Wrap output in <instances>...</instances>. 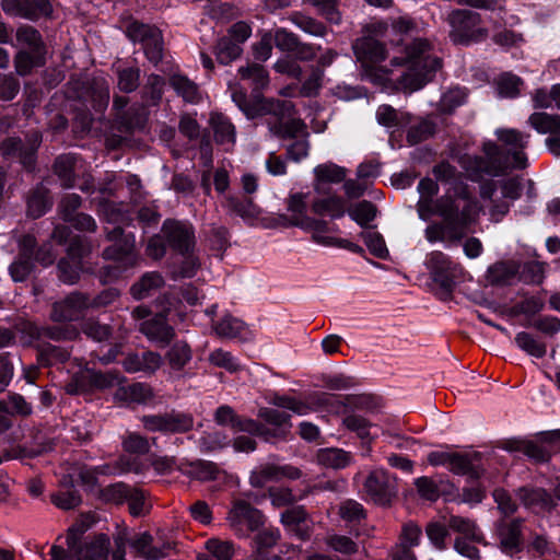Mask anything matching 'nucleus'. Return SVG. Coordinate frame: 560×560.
Masks as SVG:
<instances>
[{
	"mask_svg": "<svg viewBox=\"0 0 560 560\" xmlns=\"http://www.w3.org/2000/svg\"><path fill=\"white\" fill-rule=\"evenodd\" d=\"M481 210L479 201L465 184L454 185L434 202L432 198L424 197L417 202L420 219L427 221L433 214L443 219L425 228L424 235L430 243L458 244L467 235L469 226L478 221Z\"/></svg>",
	"mask_w": 560,
	"mask_h": 560,
	"instance_id": "obj_1",
	"label": "nucleus"
},
{
	"mask_svg": "<svg viewBox=\"0 0 560 560\" xmlns=\"http://www.w3.org/2000/svg\"><path fill=\"white\" fill-rule=\"evenodd\" d=\"M400 45V55H395L390 63L408 65V70L399 78L398 84L404 91L415 92L425 85L442 68V60L432 52V45L428 39L415 38L410 43H404L400 38L397 46Z\"/></svg>",
	"mask_w": 560,
	"mask_h": 560,
	"instance_id": "obj_2",
	"label": "nucleus"
},
{
	"mask_svg": "<svg viewBox=\"0 0 560 560\" xmlns=\"http://www.w3.org/2000/svg\"><path fill=\"white\" fill-rule=\"evenodd\" d=\"M353 51L363 68L364 75L373 83L385 85L389 80V70L377 65L387 58L383 43L373 36H362L353 43Z\"/></svg>",
	"mask_w": 560,
	"mask_h": 560,
	"instance_id": "obj_3",
	"label": "nucleus"
},
{
	"mask_svg": "<svg viewBox=\"0 0 560 560\" xmlns=\"http://www.w3.org/2000/svg\"><path fill=\"white\" fill-rule=\"evenodd\" d=\"M483 152L486 158L469 154H464L458 158L459 165L474 180L480 178L485 174L499 176L508 170V164L502 163L501 161V151L495 143H485Z\"/></svg>",
	"mask_w": 560,
	"mask_h": 560,
	"instance_id": "obj_4",
	"label": "nucleus"
},
{
	"mask_svg": "<svg viewBox=\"0 0 560 560\" xmlns=\"http://www.w3.org/2000/svg\"><path fill=\"white\" fill-rule=\"evenodd\" d=\"M447 22L451 26L450 37L455 44L467 45L486 37L487 32L479 27L480 14L470 10H453Z\"/></svg>",
	"mask_w": 560,
	"mask_h": 560,
	"instance_id": "obj_5",
	"label": "nucleus"
},
{
	"mask_svg": "<svg viewBox=\"0 0 560 560\" xmlns=\"http://www.w3.org/2000/svg\"><path fill=\"white\" fill-rule=\"evenodd\" d=\"M109 545V538L105 534L89 537L82 544L70 548L71 555L62 547L55 545L50 549V560H107Z\"/></svg>",
	"mask_w": 560,
	"mask_h": 560,
	"instance_id": "obj_6",
	"label": "nucleus"
},
{
	"mask_svg": "<svg viewBox=\"0 0 560 560\" xmlns=\"http://www.w3.org/2000/svg\"><path fill=\"white\" fill-rule=\"evenodd\" d=\"M264 521L261 512L243 500L234 501L226 516L230 528L238 537H247L262 526Z\"/></svg>",
	"mask_w": 560,
	"mask_h": 560,
	"instance_id": "obj_7",
	"label": "nucleus"
},
{
	"mask_svg": "<svg viewBox=\"0 0 560 560\" xmlns=\"http://www.w3.org/2000/svg\"><path fill=\"white\" fill-rule=\"evenodd\" d=\"M427 266L431 271L433 280L439 283L447 294L464 276L463 267L451 260L447 255L440 250L432 252L429 255Z\"/></svg>",
	"mask_w": 560,
	"mask_h": 560,
	"instance_id": "obj_8",
	"label": "nucleus"
},
{
	"mask_svg": "<svg viewBox=\"0 0 560 560\" xmlns=\"http://www.w3.org/2000/svg\"><path fill=\"white\" fill-rule=\"evenodd\" d=\"M106 238L113 242V245L104 249L105 258L121 262L125 267H133L138 264L139 256L136 252L133 235H125L121 226H115L106 233Z\"/></svg>",
	"mask_w": 560,
	"mask_h": 560,
	"instance_id": "obj_9",
	"label": "nucleus"
},
{
	"mask_svg": "<svg viewBox=\"0 0 560 560\" xmlns=\"http://www.w3.org/2000/svg\"><path fill=\"white\" fill-rule=\"evenodd\" d=\"M498 138L505 147L504 152L500 150L502 163H506L508 168H525L527 156L524 149L528 143L529 135L515 129H503L498 131Z\"/></svg>",
	"mask_w": 560,
	"mask_h": 560,
	"instance_id": "obj_10",
	"label": "nucleus"
},
{
	"mask_svg": "<svg viewBox=\"0 0 560 560\" xmlns=\"http://www.w3.org/2000/svg\"><path fill=\"white\" fill-rule=\"evenodd\" d=\"M364 493L375 503L382 506L390 505L397 495V481L383 469H376L369 474L363 485Z\"/></svg>",
	"mask_w": 560,
	"mask_h": 560,
	"instance_id": "obj_11",
	"label": "nucleus"
},
{
	"mask_svg": "<svg viewBox=\"0 0 560 560\" xmlns=\"http://www.w3.org/2000/svg\"><path fill=\"white\" fill-rule=\"evenodd\" d=\"M294 226H299L312 233V240L323 246H336L346 248L353 253H361L362 248L348 240L337 238L328 235L335 229L329 228L328 222L325 220H317L313 218H302L293 222Z\"/></svg>",
	"mask_w": 560,
	"mask_h": 560,
	"instance_id": "obj_12",
	"label": "nucleus"
},
{
	"mask_svg": "<svg viewBox=\"0 0 560 560\" xmlns=\"http://www.w3.org/2000/svg\"><path fill=\"white\" fill-rule=\"evenodd\" d=\"M142 423L151 432L185 433L192 429L194 418L188 413L172 411L164 415L144 416Z\"/></svg>",
	"mask_w": 560,
	"mask_h": 560,
	"instance_id": "obj_13",
	"label": "nucleus"
},
{
	"mask_svg": "<svg viewBox=\"0 0 560 560\" xmlns=\"http://www.w3.org/2000/svg\"><path fill=\"white\" fill-rule=\"evenodd\" d=\"M88 308H90V296L75 291L52 303L49 317L56 323L72 322L77 320Z\"/></svg>",
	"mask_w": 560,
	"mask_h": 560,
	"instance_id": "obj_14",
	"label": "nucleus"
},
{
	"mask_svg": "<svg viewBox=\"0 0 560 560\" xmlns=\"http://www.w3.org/2000/svg\"><path fill=\"white\" fill-rule=\"evenodd\" d=\"M162 233L174 250L182 255L192 252L196 242L191 225L176 220H166L162 225Z\"/></svg>",
	"mask_w": 560,
	"mask_h": 560,
	"instance_id": "obj_15",
	"label": "nucleus"
},
{
	"mask_svg": "<svg viewBox=\"0 0 560 560\" xmlns=\"http://www.w3.org/2000/svg\"><path fill=\"white\" fill-rule=\"evenodd\" d=\"M3 12L11 16L36 21L51 13L49 0H2Z\"/></svg>",
	"mask_w": 560,
	"mask_h": 560,
	"instance_id": "obj_16",
	"label": "nucleus"
},
{
	"mask_svg": "<svg viewBox=\"0 0 560 560\" xmlns=\"http://www.w3.org/2000/svg\"><path fill=\"white\" fill-rule=\"evenodd\" d=\"M36 238L25 234L19 240V255L10 266V275L15 282L25 281L34 269L32 257L36 248Z\"/></svg>",
	"mask_w": 560,
	"mask_h": 560,
	"instance_id": "obj_17",
	"label": "nucleus"
},
{
	"mask_svg": "<svg viewBox=\"0 0 560 560\" xmlns=\"http://www.w3.org/2000/svg\"><path fill=\"white\" fill-rule=\"evenodd\" d=\"M140 331L152 342L166 347L175 337V329L168 325L166 313L156 314L140 324Z\"/></svg>",
	"mask_w": 560,
	"mask_h": 560,
	"instance_id": "obj_18",
	"label": "nucleus"
},
{
	"mask_svg": "<svg viewBox=\"0 0 560 560\" xmlns=\"http://www.w3.org/2000/svg\"><path fill=\"white\" fill-rule=\"evenodd\" d=\"M23 331L30 337V342H45V339L54 341L73 340L79 332L75 328L69 326H43L27 323L23 326Z\"/></svg>",
	"mask_w": 560,
	"mask_h": 560,
	"instance_id": "obj_19",
	"label": "nucleus"
},
{
	"mask_svg": "<svg viewBox=\"0 0 560 560\" xmlns=\"http://www.w3.org/2000/svg\"><path fill=\"white\" fill-rule=\"evenodd\" d=\"M301 475V470L291 465L266 464L252 472L250 483L254 487H262L268 481H278L282 478L299 479Z\"/></svg>",
	"mask_w": 560,
	"mask_h": 560,
	"instance_id": "obj_20",
	"label": "nucleus"
},
{
	"mask_svg": "<svg viewBox=\"0 0 560 560\" xmlns=\"http://www.w3.org/2000/svg\"><path fill=\"white\" fill-rule=\"evenodd\" d=\"M121 364L128 373L143 372L147 374H153L161 368L162 357L160 353L154 351L128 353Z\"/></svg>",
	"mask_w": 560,
	"mask_h": 560,
	"instance_id": "obj_21",
	"label": "nucleus"
},
{
	"mask_svg": "<svg viewBox=\"0 0 560 560\" xmlns=\"http://www.w3.org/2000/svg\"><path fill=\"white\" fill-rule=\"evenodd\" d=\"M257 113L255 118L259 116H271L273 121H282L291 118L295 114V106L290 101H281L278 98H266L260 95L257 98Z\"/></svg>",
	"mask_w": 560,
	"mask_h": 560,
	"instance_id": "obj_22",
	"label": "nucleus"
},
{
	"mask_svg": "<svg viewBox=\"0 0 560 560\" xmlns=\"http://www.w3.org/2000/svg\"><path fill=\"white\" fill-rule=\"evenodd\" d=\"M153 398L152 387L145 383L124 384L117 387L114 399L122 404H145Z\"/></svg>",
	"mask_w": 560,
	"mask_h": 560,
	"instance_id": "obj_23",
	"label": "nucleus"
},
{
	"mask_svg": "<svg viewBox=\"0 0 560 560\" xmlns=\"http://www.w3.org/2000/svg\"><path fill=\"white\" fill-rule=\"evenodd\" d=\"M153 540L154 538L149 532H142L136 534L129 544L140 557L148 560H159L166 557L171 545L165 544L162 547H156L153 545Z\"/></svg>",
	"mask_w": 560,
	"mask_h": 560,
	"instance_id": "obj_24",
	"label": "nucleus"
},
{
	"mask_svg": "<svg viewBox=\"0 0 560 560\" xmlns=\"http://www.w3.org/2000/svg\"><path fill=\"white\" fill-rule=\"evenodd\" d=\"M516 495L524 506L535 511H549L555 505L551 494L542 488L524 486L516 490Z\"/></svg>",
	"mask_w": 560,
	"mask_h": 560,
	"instance_id": "obj_25",
	"label": "nucleus"
},
{
	"mask_svg": "<svg viewBox=\"0 0 560 560\" xmlns=\"http://www.w3.org/2000/svg\"><path fill=\"white\" fill-rule=\"evenodd\" d=\"M215 143L232 148L236 141V130L232 121L221 113H212L209 120Z\"/></svg>",
	"mask_w": 560,
	"mask_h": 560,
	"instance_id": "obj_26",
	"label": "nucleus"
},
{
	"mask_svg": "<svg viewBox=\"0 0 560 560\" xmlns=\"http://www.w3.org/2000/svg\"><path fill=\"white\" fill-rule=\"evenodd\" d=\"M258 417L267 423L275 425L276 429L270 430L268 434L269 441L272 439H284L291 428L290 415L272 408H260Z\"/></svg>",
	"mask_w": 560,
	"mask_h": 560,
	"instance_id": "obj_27",
	"label": "nucleus"
},
{
	"mask_svg": "<svg viewBox=\"0 0 560 560\" xmlns=\"http://www.w3.org/2000/svg\"><path fill=\"white\" fill-rule=\"evenodd\" d=\"M148 113L143 104H135L116 114V121L119 125V130L124 132H131L137 129H142L147 122Z\"/></svg>",
	"mask_w": 560,
	"mask_h": 560,
	"instance_id": "obj_28",
	"label": "nucleus"
},
{
	"mask_svg": "<svg viewBox=\"0 0 560 560\" xmlns=\"http://www.w3.org/2000/svg\"><path fill=\"white\" fill-rule=\"evenodd\" d=\"M179 469L185 476L202 482L215 480L220 474L217 464L202 459L183 464Z\"/></svg>",
	"mask_w": 560,
	"mask_h": 560,
	"instance_id": "obj_29",
	"label": "nucleus"
},
{
	"mask_svg": "<svg viewBox=\"0 0 560 560\" xmlns=\"http://www.w3.org/2000/svg\"><path fill=\"white\" fill-rule=\"evenodd\" d=\"M15 38L21 49H27L34 52L47 54L46 44L40 33L33 26L23 24L16 28Z\"/></svg>",
	"mask_w": 560,
	"mask_h": 560,
	"instance_id": "obj_30",
	"label": "nucleus"
},
{
	"mask_svg": "<svg viewBox=\"0 0 560 560\" xmlns=\"http://www.w3.org/2000/svg\"><path fill=\"white\" fill-rule=\"evenodd\" d=\"M164 285V278L158 271L144 273L130 288V294L136 300H143Z\"/></svg>",
	"mask_w": 560,
	"mask_h": 560,
	"instance_id": "obj_31",
	"label": "nucleus"
},
{
	"mask_svg": "<svg viewBox=\"0 0 560 560\" xmlns=\"http://www.w3.org/2000/svg\"><path fill=\"white\" fill-rule=\"evenodd\" d=\"M58 277L68 284H74L80 279L81 261L80 256L75 254L74 244L68 249V258H62L58 262Z\"/></svg>",
	"mask_w": 560,
	"mask_h": 560,
	"instance_id": "obj_32",
	"label": "nucleus"
},
{
	"mask_svg": "<svg viewBox=\"0 0 560 560\" xmlns=\"http://www.w3.org/2000/svg\"><path fill=\"white\" fill-rule=\"evenodd\" d=\"M15 72L21 77L32 73L34 68H39L46 63L45 52H34L27 49H20L13 59Z\"/></svg>",
	"mask_w": 560,
	"mask_h": 560,
	"instance_id": "obj_33",
	"label": "nucleus"
},
{
	"mask_svg": "<svg viewBox=\"0 0 560 560\" xmlns=\"http://www.w3.org/2000/svg\"><path fill=\"white\" fill-rule=\"evenodd\" d=\"M307 514L303 506H294L284 511L281 515V522L301 539L310 537V527L306 524Z\"/></svg>",
	"mask_w": 560,
	"mask_h": 560,
	"instance_id": "obj_34",
	"label": "nucleus"
},
{
	"mask_svg": "<svg viewBox=\"0 0 560 560\" xmlns=\"http://www.w3.org/2000/svg\"><path fill=\"white\" fill-rule=\"evenodd\" d=\"M77 156L70 153L59 155L55 160L52 170L63 188H71L74 186V171L77 170Z\"/></svg>",
	"mask_w": 560,
	"mask_h": 560,
	"instance_id": "obj_35",
	"label": "nucleus"
},
{
	"mask_svg": "<svg viewBox=\"0 0 560 560\" xmlns=\"http://www.w3.org/2000/svg\"><path fill=\"white\" fill-rule=\"evenodd\" d=\"M238 74L242 80H249L252 82V94H259V92L269 85V74L264 66L259 63H249L238 69Z\"/></svg>",
	"mask_w": 560,
	"mask_h": 560,
	"instance_id": "obj_36",
	"label": "nucleus"
},
{
	"mask_svg": "<svg viewBox=\"0 0 560 560\" xmlns=\"http://www.w3.org/2000/svg\"><path fill=\"white\" fill-rule=\"evenodd\" d=\"M269 131L279 138H294L307 136L306 125L300 118H291L288 121H268Z\"/></svg>",
	"mask_w": 560,
	"mask_h": 560,
	"instance_id": "obj_37",
	"label": "nucleus"
},
{
	"mask_svg": "<svg viewBox=\"0 0 560 560\" xmlns=\"http://www.w3.org/2000/svg\"><path fill=\"white\" fill-rule=\"evenodd\" d=\"M478 459V455L464 454L452 452L451 459L448 463V469L457 475H469L472 478L479 477V468L475 464Z\"/></svg>",
	"mask_w": 560,
	"mask_h": 560,
	"instance_id": "obj_38",
	"label": "nucleus"
},
{
	"mask_svg": "<svg viewBox=\"0 0 560 560\" xmlns=\"http://www.w3.org/2000/svg\"><path fill=\"white\" fill-rule=\"evenodd\" d=\"M208 555H199L197 560H232L235 548L230 540L210 538L206 542Z\"/></svg>",
	"mask_w": 560,
	"mask_h": 560,
	"instance_id": "obj_39",
	"label": "nucleus"
},
{
	"mask_svg": "<svg viewBox=\"0 0 560 560\" xmlns=\"http://www.w3.org/2000/svg\"><path fill=\"white\" fill-rule=\"evenodd\" d=\"M529 125L539 133L560 135V115L537 112L529 116Z\"/></svg>",
	"mask_w": 560,
	"mask_h": 560,
	"instance_id": "obj_40",
	"label": "nucleus"
},
{
	"mask_svg": "<svg viewBox=\"0 0 560 560\" xmlns=\"http://www.w3.org/2000/svg\"><path fill=\"white\" fill-rule=\"evenodd\" d=\"M289 20L301 31L315 37H325L328 33V30L323 22L302 12H292Z\"/></svg>",
	"mask_w": 560,
	"mask_h": 560,
	"instance_id": "obj_41",
	"label": "nucleus"
},
{
	"mask_svg": "<svg viewBox=\"0 0 560 560\" xmlns=\"http://www.w3.org/2000/svg\"><path fill=\"white\" fill-rule=\"evenodd\" d=\"M170 85L185 102L198 103L201 98L198 85L187 77L174 74L170 78Z\"/></svg>",
	"mask_w": 560,
	"mask_h": 560,
	"instance_id": "obj_42",
	"label": "nucleus"
},
{
	"mask_svg": "<svg viewBox=\"0 0 560 560\" xmlns=\"http://www.w3.org/2000/svg\"><path fill=\"white\" fill-rule=\"evenodd\" d=\"M191 358V348L185 341L175 342L165 354V359L173 371H182Z\"/></svg>",
	"mask_w": 560,
	"mask_h": 560,
	"instance_id": "obj_43",
	"label": "nucleus"
},
{
	"mask_svg": "<svg viewBox=\"0 0 560 560\" xmlns=\"http://www.w3.org/2000/svg\"><path fill=\"white\" fill-rule=\"evenodd\" d=\"M213 52L221 65H229L241 57L243 48L231 37L223 36L217 42Z\"/></svg>",
	"mask_w": 560,
	"mask_h": 560,
	"instance_id": "obj_44",
	"label": "nucleus"
},
{
	"mask_svg": "<svg viewBox=\"0 0 560 560\" xmlns=\"http://www.w3.org/2000/svg\"><path fill=\"white\" fill-rule=\"evenodd\" d=\"M279 539L277 529L266 528L260 530L253 541V560H265L268 549L272 548Z\"/></svg>",
	"mask_w": 560,
	"mask_h": 560,
	"instance_id": "obj_45",
	"label": "nucleus"
},
{
	"mask_svg": "<svg viewBox=\"0 0 560 560\" xmlns=\"http://www.w3.org/2000/svg\"><path fill=\"white\" fill-rule=\"evenodd\" d=\"M498 534L500 544L504 551H512L518 548L521 541V521L514 520L509 523H503Z\"/></svg>",
	"mask_w": 560,
	"mask_h": 560,
	"instance_id": "obj_46",
	"label": "nucleus"
},
{
	"mask_svg": "<svg viewBox=\"0 0 560 560\" xmlns=\"http://www.w3.org/2000/svg\"><path fill=\"white\" fill-rule=\"evenodd\" d=\"M37 360L42 365L63 363L70 358V351L51 343L39 342L37 345Z\"/></svg>",
	"mask_w": 560,
	"mask_h": 560,
	"instance_id": "obj_47",
	"label": "nucleus"
},
{
	"mask_svg": "<svg viewBox=\"0 0 560 560\" xmlns=\"http://www.w3.org/2000/svg\"><path fill=\"white\" fill-rule=\"evenodd\" d=\"M212 328L219 337L233 339L241 337L242 332L246 328V325L241 319L228 314L220 320L213 322Z\"/></svg>",
	"mask_w": 560,
	"mask_h": 560,
	"instance_id": "obj_48",
	"label": "nucleus"
},
{
	"mask_svg": "<svg viewBox=\"0 0 560 560\" xmlns=\"http://www.w3.org/2000/svg\"><path fill=\"white\" fill-rule=\"evenodd\" d=\"M100 212L107 222L118 224L117 226L130 225L132 222L122 203L103 201L100 203Z\"/></svg>",
	"mask_w": 560,
	"mask_h": 560,
	"instance_id": "obj_49",
	"label": "nucleus"
},
{
	"mask_svg": "<svg viewBox=\"0 0 560 560\" xmlns=\"http://www.w3.org/2000/svg\"><path fill=\"white\" fill-rule=\"evenodd\" d=\"M306 195L303 192L292 194L288 199V210L291 212V215L288 218L285 215H280L279 220L283 226H294L293 222L295 220H300L302 218H308L306 215Z\"/></svg>",
	"mask_w": 560,
	"mask_h": 560,
	"instance_id": "obj_50",
	"label": "nucleus"
},
{
	"mask_svg": "<svg viewBox=\"0 0 560 560\" xmlns=\"http://www.w3.org/2000/svg\"><path fill=\"white\" fill-rule=\"evenodd\" d=\"M312 211L318 215L328 214L332 219L341 218L345 214V202L336 196L317 199L312 205Z\"/></svg>",
	"mask_w": 560,
	"mask_h": 560,
	"instance_id": "obj_51",
	"label": "nucleus"
},
{
	"mask_svg": "<svg viewBox=\"0 0 560 560\" xmlns=\"http://www.w3.org/2000/svg\"><path fill=\"white\" fill-rule=\"evenodd\" d=\"M304 2L315 8L317 13L328 23L335 25L341 23L342 14L339 10L338 0H304Z\"/></svg>",
	"mask_w": 560,
	"mask_h": 560,
	"instance_id": "obj_52",
	"label": "nucleus"
},
{
	"mask_svg": "<svg viewBox=\"0 0 560 560\" xmlns=\"http://www.w3.org/2000/svg\"><path fill=\"white\" fill-rule=\"evenodd\" d=\"M318 463L325 467L340 469L350 463L349 453L339 448H325L317 455Z\"/></svg>",
	"mask_w": 560,
	"mask_h": 560,
	"instance_id": "obj_53",
	"label": "nucleus"
},
{
	"mask_svg": "<svg viewBox=\"0 0 560 560\" xmlns=\"http://www.w3.org/2000/svg\"><path fill=\"white\" fill-rule=\"evenodd\" d=\"M222 206L231 213L242 218H250L256 214V207L249 198L241 199L236 196L228 195L224 197Z\"/></svg>",
	"mask_w": 560,
	"mask_h": 560,
	"instance_id": "obj_54",
	"label": "nucleus"
},
{
	"mask_svg": "<svg viewBox=\"0 0 560 560\" xmlns=\"http://www.w3.org/2000/svg\"><path fill=\"white\" fill-rule=\"evenodd\" d=\"M349 217L360 226L365 228L377 215V208L368 200H362L348 210Z\"/></svg>",
	"mask_w": 560,
	"mask_h": 560,
	"instance_id": "obj_55",
	"label": "nucleus"
},
{
	"mask_svg": "<svg viewBox=\"0 0 560 560\" xmlns=\"http://www.w3.org/2000/svg\"><path fill=\"white\" fill-rule=\"evenodd\" d=\"M495 84L500 96L513 98L520 94L523 80L513 73L506 72L499 75Z\"/></svg>",
	"mask_w": 560,
	"mask_h": 560,
	"instance_id": "obj_56",
	"label": "nucleus"
},
{
	"mask_svg": "<svg viewBox=\"0 0 560 560\" xmlns=\"http://www.w3.org/2000/svg\"><path fill=\"white\" fill-rule=\"evenodd\" d=\"M516 345L529 355L542 358L547 352V347L530 334L522 331L515 337Z\"/></svg>",
	"mask_w": 560,
	"mask_h": 560,
	"instance_id": "obj_57",
	"label": "nucleus"
},
{
	"mask_svg": "<svg viewBox=\"0 0 560 560\" xmlns=\"http://www.w3.org/2000/svg\"><path fill=\"white\" fill-rule=\"evenodd\" d=\"M165 81L161 75L150 74L143 86V100L150 105H158L163 95Z\"/></svg>",
	"mask_w": 560,
	"mask_h": 560,
	"instance_id": "obj_58",
	"label": "nucleus"
},
{
	"mask_svg": "<svg viewBox=\"0 0 560 560\" xmlns=\"http://www.w3.org/2000/svg\"><path fill=\"white\" fill-rule=\"evenodd\" d=\"M92 103L96 110H103L109 102V84L104 78H94L91 82Z\"/></svg>",
	"mask_w": 560,
	"mask_h": 560,
	"instance_id": "obj_59",
	"label": "nucleus"
},
{
	"mask_svg": "<svg viewBox=\"0 0 560 560\" xmlns=\"http://www.w3.org/2000/svg\"><path fill=\"white\" fill-rule=\"evenodd\" d=\"M446 525L450 529L460 533L466 538L480 540V535L477 533L476 524L469 518L451 515L448 520H446Z\"/></svg>",
	"mask_w": 560,
	"mask_h": 560,
	"instance_id": "obj_60",
	"label": "nucleus"
},
{
	"mask_svg": "<svg viewBox=\"0 0 560 560\" xmlns=\"http://www.w3.org/2000/svg\"><path fill=\"white\" fill-rule=\"evenodd\" d=\"M1 412L26 417L32 413V406L22 395L12 394L5 401H0Z\"/></svg>",
	"mask_w": 560,
	"mask_h": 560,
	"instance_id": "obj_61",
	"label": "nucleus"
},
{
	"mask_svg": "<svg viewBox=\"0 0 560 560\" xmlns=\"http://www.w3.org/2000/svg\"><path fill=\"white\" fill-rule=\"evenodd\" d=\"M515 275L514 266L506 262H497L488 269L487 279L491 284H506Z\"/></svg>",
	"mask_w": 560,
	"mask_h": 560,
	"instance_id": "obj_62",
	"label": "nucleus"
},
{
	"mask_svg": "<svg viewBox=\"0 0 560 560\" xmlns=\"http://www.w3.org/2000/svg\"><path fill=\"white\" fill-rule=\"evenodd\" d=\"M324 79V70L319 67H311L310 74L302 83L300 95L303 97H313L319 93Z\"/></svg>",
	"mask_w": 560,
	"mask_h": 560,
	"instance_id": "obj_63",
	"label": "nucleus"
},
{
	"mask_svg": "<svg viewBox=\"0 0 560 560\" xmlns=\"http://www.w3.org/2000/svg\"><path fill=\"white\" fill-rule=\"evenodd\" d=\"M140 84V70L138 68H124L117 70V86L121 92L131 93Z\"/></svg>",
	"mask_w": 560,
	"mask_h": 560,
	"instance_id": "obj_64",
	"label": "nucleus"
}]
</instances>
